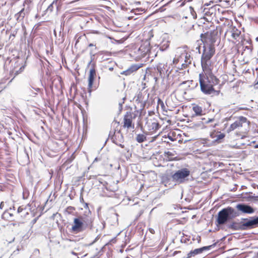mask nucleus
I'll use <instances>...</instances> for the list:
<instances>
[{"label":"nucleus","mask_w":258,"mask_h":258,"mask_svg":"<svg viewBox=\"0 0 258 258\" xmlns=\"http://www.w3.org/2000/svg\"><path fill=\"white\" fill-rule=\"evenodd\" d=\"M158 104L160 105L162 108H163L165 107L163 102L160 98H158Z\"/></svg>","instance_id":"7c9ffc66"},{"label":"nucleus","mask_w":258,"mask_h":258,"mask_svg":"<svg viewBox=\"0 0 258 258\" xmlns=\"http://www.w3.org/2000/svg\"><path fill=\"white\" fill-rule=\"evenodd\" d=\"M97 50V47H94L93 48H91L90 50V56L91 58V60L89 64H90L91 62L93 61V60L94 59V57L96 54V50Z\"/></svg>","instance_id":"4be33fe9"},{"label":"nucleus","mask_w":258,"mask_h":258,"mask_svg":"<svg viewBox=\"0 0 258 258\" xmlns=\"http://www.w3.org/2000/svg\"><path fill=\"white\" fill-rule=\"evenodd\" d=\"M126 258H130V257L127 256V257H126Z\"/></svg>","instance_id":"6e6d98bb"},{"label":"nucleus","mask_w":258,"mask_h":258,"mask_svg":"<svg viewBox=\"0 0 258 258\" xmlns=\"http://www.w3.org/2000/svg\"><path fill=\"white\" fill-rule=\"evenodd\" d=\"M186 83V82H183L182 83H181L180 84V85L185 84Z\"/></svg>","instance_id":"a18cd8bd"},{"label":"nucleus","mask_w":258,"mask_h":258,"mask_svg":"<svg viewBox=\"0 0 258 258\" xmlns=\"http://www.w3.org/2000/svg\"><path fill=\"white\" fill-rule=\"evenodd\" d=\"M136 140L139 143H143L146 140V136L144 134L137 135Z\"/></svg>","instance_id":"412c9836"},{"label":"nucleus","mask_w":258,"mask_h":258,"mask_svg":"<svg viewBox=\"0 0 258 258\" xmlns=\"http://www.w3.org/2000/svg\"><path fill=\"white\" fill-rule=\"evenodd\" d=\"M150 44L148 41L143 42L139 48L135 50V53L138 57H144L149 52H150Z\"/></svg>","instance_id":"6e6552de"},{"label":"nucleus","mask_w":258,"mask_h":258,"mask_svg":"<svg viewBox=\"0 0 258 258\" xmlns=\"http://www.w3.org/2000/svg\"><path fill=\"white\" fill-rule=\"evenodd\" d=\"M255 219H256V221L257 226V227H258V216L255 217Z\"/></svg>","instance_id":"ea45409f"},{"label":"nucleus","mask_w":258,"mask_h":258,"mask_svg":"<svg viewBox=\"0 0 258 258\" xmlns=\"http://www.w3.org/2000/svg\"><path fill=\"white\" fill-rule=\"evenodd\" d=\"M190 171L186 168H182L176 171L171 175L172 181L176 184H182L188 181Z\"/></svg>","instance_id":"423d86ee"},{"label":"nucleus","mask_w":258,"mask_h":258,"mask_svg":"<svg viewBox=\"0 0 258 258\" xmlns=\"http://www.w3.org/2000/svg\"><path fill=\"white\" fill-rule=\"evenodd\" d=\"M257 227L255 217H252L249 219L241 218L240 221H232L227 225L229 229L234 231L247 230Z\"/></svg>","instance_id":"7ed1b4c3"},{"label":"nucleus","mask_w":258,"mask_h":258,"mask_svg":"<svg viewBox=\"0 0 258 258\" xmlns=\"http://www.w3.org/2000/svg\"><path fill=\"white\" fill-rule=\"evenodd\" d=\"M189 9L190 10V13H191L192 16H193V18L195 19L196 18L197 15H196V13L195 11H194L193 8L191 7H190Z\"/></svg>","instance_id":"c756f323"},{"label":"nucleus","mask_w":258,"mask_h":258,"mask_svg":"<svg viewBox=\"0 0 258 258\" xmlns=\"http://www.w3.org/2000/svg\"><path fill=\"white\" fill-rule=\"evenodd\" d=\"M88 47H96V44H94V43H90L89 45H88Z\"/></svg>","instance_id":"72a5a7b5"},{"label":"nucleus","mask_w":258,"mask_h":258,"mask_svg":"<svg viewBox=\"0 0 258 258\" xmlns=\"http://www.w3.org/2000/svg\"><path fill=\"white\" fill-rule=\"evenodd\" d=\"M40 91V89L38 88H34L30 86L26 90V93L30 96L36 97L37 95V92Z\"/></svg>","instance_id":"dca6fc26"},{"label":"nucleus","mask_w":258,"mask_h":258,"mask_svg":"<svg viewBox=\"0 0 258 258\" xmlns=\"http://www.w3.org/2000/svg\"><path fill=\"white\" fill-rule=\"evenodd\" d=\"M112 139L114 143L116 145H118V143H122L123 141V135L121 134L120 131H119L116 133H114Z\"/></svg>","instance_id":"4468645a"},{"label":"nucleus","mask_w":258,"mask_h":258,"mask_svg":"<svg viewBox=\"0 0 258 258\" xmlns=\"http://www.w3.org/2000/svg\"><path fill=\"white\" fill-rule=\"evenodd\" d=\"M255 148H258V144L255 146Z\"/></svg>","instance_id":"3c124183"},{"label":"nucleus","mask_w":258,"mask_h":258,"mask_svg":"<svg viewBox=\"0 0 258 258\" xmlns=\"http://www.w3.org/2000/svg\"><path fill=\"white\" fill-rule=\"evenodd\" d=\"M247 43H249V44H250V43L249 42V41H246Z\"/></svg>","instance_id":"8fccbe9b"},{"label":"nucleus","mask_w":258,"mask_h":258,"mask_svg":"<svg viewBox=\"0 0 258 258\" xmlns=\"http://www.w3.org/2000/svg\"><path fill=\"white\" fill-rule=\"evenodd\" d=\"M235 208L237 210L231 207H228L220 210L216 218V225H224L242 214H250L254 212V210L252 207L243 203L237 204Z\"/></svg>","instance_id":"f257e3e1"},{"label":"nucleus","mask_w":258,"mask_h":258,"mask_svg":"<svg viewBox=\"0 0 258 258\" xmlns=\"http://www.w3.org/2000/svg\"><path fill=\"white\" fill-rule=\"evenodd\" d=\"M204 73L199 74V83L201 91L206 95H211L215 93L217 94L214 86L219 84V80L212 73L211 70H203Z\"/></svg>","instance_id":"f03ea898"},{"label":"nucleus","mask_w":258,"mask_h":258,"mask_svg":"<svg viewBox=\"0 0 258 258\" xmlns=\"http://www.w3.org/2000/svg\"><path fill=\"white\" fill-rule=\"evenodd\" d=\"M229 32L231 34L232 37L235 39L238 40L240 36L241 31L236 28L235 26H231Z\"/></svg>","instance_id":"2eb2a0df"},{"label":"nucleus","mask_w":258,"mask_h":258,"mask_svg":"<svg viewBox=\"0 0 258 258\" xmlns=\"http://www.w3.org/2000/svg\"><path fill=\"white\" fill-rule=\"evenodd\" d=\"M123 127L130 128H134V125L132 124V114L131 112H127L123 118Z\"/></svg>","instance_id":"9b49d317"},{"label":"nucleus","mask_w":258,"mask_h":258,"mask_svg":"<svg viewBox=\"0 0 258 258\" xmlns=\"http://www.w3.org/2000/svg\"><path fill=\"white\" fill-rule=\"evenodd\" d=\"M36 219H34V220H33V222H34V223L36 222Z\"/></svg>","instance_id":"09e8293b"},{"label":"nucleus","mask_w":258,"mask_h":258,"mask_svg":"<svg viewBox=\"0 0 258 258\" xmlns=\"http://www.w3.org/2000/svg\"><path fill=\"white\" fill-rule=\"evenodd\" d=\"M216 245V243L212 244L211 245L203 246L201 248H197L193 250H191L188 253V257L190 258L192 256H195L197 254L202 253L205 250H210L212 247Z\"/></svg>","instance_id":"9d476101"},{"label":"nucleus","mask_w":258,"mask_h":258,"mask_svg":"<svg viewBox=\"0 0 258 258\" xmlns=\"http://www.w3.org/2000/svg\"><path fill=\"white\" fill-rule=\"evenodd\" d=\"M117 145L120 146L122 148H123L124 147V146L123 145L119 143H118V145Z\"/></svg>","instance_id":"4c0bfd02"},{"label":"nucleus","mask_w":258,"mask_h":258,"mask_svg":"<svg viewBox=\"0 0 258 258\" xmlns=\"http://www.w3.org/2000/svg\"><path fill=\"white\" fill-rule=\"evenodd\" d=\"M140 68V66L137 64L132 65L128 69L121 73V74L126 76L130 75L134 72H136Z\"/></svg>","instance_id":"f3484780"},{"label":"nucleus","mask_w":258,"mask_h":258,"mask_svg":"<svg viewBox=\"0 0 258 258\" xmlns=\"http://www.w3.org/2000/svg\"><path fill=\"white\" fill-rule=\"evenodd\" d=\"M4 205V203L3 202H1V203L0 204V208L3 209Z\"/></svg>","instance_id":"e433bc0d"},{"label":"nucleus","mask_w":258,"mask_h":258,"mask_svg":"<svg viewBox=\"0 0 258 258\" xmlns=\"http://www.w3.org/2000/svg\"><path fill=\"white\" fill-rule=\"evenodd\" d=\"M109 63L111 64V65L110 66H109V65H107V66L106 65L105 66V67L106 68H108L110 71H112L114 69V66L115 65V63L112 61H109Z\"/></svg>","instance_id":"a878e982"},{"label":"nucleus","mask_w":258,"mask_h":258,"mask_svg":"<svg viewBox=\"0 0 258 258\" xmlns=\"http://www.w3.org/2000/svg\"><path fill=\"white\" fill-rule=\"evenodd\" d=\"M96 76V70L94 68H92L90 70L89 75L88 78V89L91 92V88L93 86V84L94 81L95 77Z\"/></svg>","instance_id":"ddd939ff"},{"label":"nucleus","mask_w":258,"mask_h":258,"mask_svg":"<svg viewBox=\"0 0 258 258\" xmlns=\"http://www.w3.org/2000/svg\"><path fill=\"white\" fill-rule=\"evenodd\" d=\"M14 240H15V238H13L12 239V240L10 241L9 242V243H11V242H13V241H14Z\"/></svg>","instance_id":"79ce46f5"},{"label":"nucleus","mask_w":258,"mask_h":258,"mask_svg":"<svg viewBox=\"0 0 258 258\" xmlns=\"http://www.w3.org/2000/svg\"><path fill=\"white\" fill-rule=\"evenodd\" d=\"M165 155L166 156H167L168 157H171L172 156H173V154L169 152V151H167V152H165Z\"/></svg>","instance_id":"473e14b6"},{"label":"nucleus","mask_w":258,"mask_h":258,"mask_svg":"<svg viewBox=\"0 0 258 258\" xmlns=\"http://www.w3.org/2000/svg\"><path fill=\"white\" fill-rule=\"evenodd\" d=\"M124 103V101H123L122 102H119V104H118V109H119V111L120 112L122 109V104Z\"/></svg>","instance_id":"2f4dec72"},{"label":"nucleus","mask_w":258,"mask_h":258,"mask_svg":"<svg viewBox=\"0 0 258 258\" xmlns=\"http://www.w3.org/2000/svg\"><path fill=\"white\" fill-rule=\"evenodd\" d=\"M256 85H258V81H257V83H256Z\"/></svg>","instance_id":"5fc2aeb1"},{"label":"nucleus","mask_w":258,"mask_h":258,"mask_svg":"<svg viewBox=\"0 0 258 258\" xmlns=\"http://www.w3.org/2000/svg\"><path fill=\"white\" fill-rule=\"evenodd\" d=\"M28 215V213L27 212H25V215H24V217L25 216V215Z\"/></svg>","instance_id":"c03bdc74"},{"label":"nucleus","mask_w":258,"mask_h":258,"mask_svg":"<svg viewBox=\"0 0 258 258\" xmlns=\"http://www.w3.org/2000/svg\"><path fill=\"white\" fill-rule=\"evenodd\" d=\"M214 120V119H209L208 121H206L207 123H209L212 122Z\"/></svg>","instance_id":"58836bf2"},{"label":"nucleus","mask_w":258,"mask_h":258,"mask_svg":"<svg viewBox=\"0 0 258 258\" xmlns=\"http://www.w3.org/2000/svg\"><path fill=\"white\" fill-rule=\"evenodd\" d=\"M183 258H189L188 257V256L187 257H183Z\"/></svg>","instance_id":"864d4df0"},{"label":"nucleus","mask_w":258,"mask_h":258,"mask_svg":"<svg viewBox=\"0 0 258 258\" xmlns=\"http://www.w3.org/2000/svg\"><path fill=\"white\" fill-rule=\"evenodd\" d=\"M192 110L195 113L196 115H199L202 114V107L197 105L192 107Z\"/></svg>","instance_id":"5701e85b"},{"label":"nucleus","mask_w":258,"mask_h":258,"mask_svg":"<svg viewBox=\"0 0 258 258\" xmlns=\"http://www.w3.org/2000/svg\"><path fill=\"white\" fill-rule=\"evenodd\" d=\"M179 61L181 62V59H180V56H179V57H178V58L174 57L173 59V63L174 64H177Z\"/></svg>","instance_id":"c85d7f7f"},{"label":"nucleus","mask_w":258,"mask_h":258,"mask_svg":"<svg viewBox=\"0 0 258 258\" xmlns=\"http://www.w3.org/2000/svg\"><path fill=\"white\" fill-rule=\"evenodd\" d=\"M26 13H27V10L25 8H23L15 15L14 17L18 22H20L23 20Z\"/></svg>","instance_id":"a211bd4d"},{"label":"nucleus","mask_w":258,"mask_h":258,"mask_svg":"<svg viewBox=\"0 0 258 258\" xmlns=\"http://www.w3.org/2000/svg\"><path fill=\"white\" fill-rule=\"evenodd\" d=\"M157 71L159 74V75L161 77H163L164 76L165 74V69L164 68V65L162 64H159L157 66Z\"/></svg>","instance_id":"aec40b11"},{"label":"nucleus","mask_w":258,"mask_h":258,"mask_svg":"<svg viewBox=\"0 0 258 258\" xmlns=\"http://www.w3.org/2000/svg\"><path fill=\"white\" fill-rule=\"evenodd\" d=\"M200 241H201V238H200V237H199V240H198V242H200Z\"/></svg>","instance_id":"de8ad7c7"},{"label":"nucleus","mask_w":258,"mask_h":258,"mask_svg":"<svg viewBox=\"0 0 258 258\" xmlns=\"http://www.w3.org/2000/svg\"><path fill=\"white\" fill-rule=\"evenodd\" d=\"M80 201H81V202H84L83 198L82 197H80Z\"/></svg>","instance_id":"a19ab883"},{"label":"nucleus","mask_w":258,"mask_h":258,"mask_svg":"<svg viewBox=\"0 0 258 258\" xmlns=\"http://www.w3.org/2000/svg\"><path fill=\"white\" fill-rule=\"evenodd\" d=\"M54 4V2H53L52 3H51L47 8L46 11L47 13H51L53 11L54 7L53 5Z\"/></svg>","instance_id":"393cba45"},{"label":"nucleus","mask_w":258,"mask_h":258,"mask_svg":"<svg viewBox=\"0 0 258 258\" xmlns=\"http://www.w3.org/2000/svg\"><path fill=\"white\" fill-rule=\"evenodd\" d=\"M209 5V4L208 3H206L205 4V6H208Z\"/></svg>","instance_id":"49530a36"},{"label":"nucleus","mask_w":258,"mask_h":258,"mask_svg":"<svg viewBox=\"0 0 258 258\" xmlns=\"http://www.w3.org/2000/svg\"><path fill=\"white\" fill-rule=\"evenodd\" d=\"M189 58H190V55H187V53H182L180 55V59H181V62L184 59L185 62H186V63L188 62V63H190V61H188V60L189 59Z\"/></svg>","instance_id":"b1692460"},{"label":"nucleus","mask_w":258,"mask_h":258,"mask_svg":"<svg viewBox=\"0 0 258 258\" xmlns=\"http://www.w3.org/2000/svg\"><path fill=\"white\" fill-rule=\"evenodd\" d=\"M72 253L73 254L75 255H76L77 254V253H76V252H74V251H72Z\"/></svg>","instance_id":"37998d69"},{"label":"nucleus","mask_w":258,"mask_h":258,"mask_svg":"<svg viewBox=\"0 0 258 258\" xmlns=\"http://www.w3.org/2000/svg\"><path fill=\"white\" fill-rule=\"evenodd\" d=\"M203 47L204 50L201 60L202 69L203 70H211L210 69L211 59L215 53V47L205 45Z\"/></svg>","instance_id":"20e7f679"},{"label":"nucleus","mask_w":258,"mask_h":258,"mask_svg":"<svg viewBox=\"0 0 258 258\" xmlns=\"http://www.w3.org/2000/svg\"><path fill=\"white\" fill-rule=\"evenodd\" d=\"M256 40L258 41V37L256 38Z\"/></svg>","instance_id":"603ef678"},{"label":"nucleus","mask_w":258,"mask_h":258,"mask_svg":"<svg viewBox=\"0 0 258 258\" xmlns=\"http://www.w3.org/2000/svg\"><path fill=\"white\" fill-rule=\"evenodd\" d=\"M246 121L247 118L246 117L243 116L239 117L237 120L230 125V127L227 130V132H230L236 128L242 127L243 123L246 122Z\"/></svg>","instance_id":"1a4fd4ad"},{"label":"nucleus","mask_w":258,"mask_h":258,"mask_svg":"<svg viewBox=\"0 0 258 258\" xmlns=\"http://www.w3.org/2000/svg\"><path fill=\"white\" fill-rule=\"evenodd\" d=\"M135 99H136V101L139 103L141 104V106L142 107H144L146 100L144 99V97L143 96V93L141 92H139L135 97Z\"/></svg>","instance_id":"6ab92c4d"},{"label":"nucleus","mask_w":258,"mask_h":258,"mask_svg":"<svg viewBox=\"0 0 258 258\" xmlns=\"http://www.w3.org/2000/svg\"><path fill=\"white\" fill-rule=\"evenodd\" d=\"M26 210V209L25 208H23L22 206H20L18 208V209L17 210V213L20 214V213H22L23 212H25Z\"/></svg>","instance_id":"cd10ccee"},{"label":"nucleus","mask_w":258,"mask_h":258,"mask_svg":"<svg viewBox=\"0 0 258 258\" xmlns=\"http://www.w3.org/2000/svg\"><path fill=\"white\" fill-rule=\"evenodd\" d=\"M202 40L205 45L214 46L218 39V31L213 30L201 35Z\"/></svg>","instance_id":"0eeeda50"},{"label":"nucleus","mask_w":258,"mask_h":258,"mask_svg":"<svg viewBox=\"0 0 258 258\" xmlns=\"http://www.w3.org/2000/svg\"><path fill=\"white\" fill-rule=\"evenodd\" d=\"M87 227L90 229H93V224L91 219L85 220L83 216L75 218L74 219V224L72 227V231L78 233L84 231Z\"/></svg>","instance_id":"39448f33"},{"label":"nucleus","mask_w":258,"mask_h":258,"mask_svg":"<svg viewBox=\"0 0 258 258\" xmlns=\"http://www.w3.org/2000/svg\"><path fill=\"white\" fill-rule=\"evenodd\" d=\"M225 135L223 133H220L219 135L217 136L216 141H218L223 139L225 137Z\"/></svg>","instance_id":"bb28decb"},{"label":"nucleus","mask_w":258,"mask_h":258,"mask_svg":"<svg viewBox=\"0 0 258 258\" xmlns=\"http://www.w3.org/2000/svg\"><path fill=\"white\" fill-rule=\"evenodd\" d=\"M145 127L150 132H154L159 129L160 125L156 121L148 120L146 122Z\"/></svg>","instance_id":"f8f14e48"},{"label":"nucleus","mask_w":258,"mask_h":258,"mask_svg":"<svg viewBox=\"0 0 258 258\" xmlns=\"http://www.w3.org/2000/svg\"><path fill=\"white\" fill-rule=\"evenodd\" d=\"M181 251H175L173 253V256H175L177 253H180Z\"/></svg>","instance_id":"f704fd0d"},{"label":"nucleus","mask_w":258,"mask_h":258,"mask_svg":"<svg viewBox=\"0 0 258 258\" xmlns=\"http://www.w3.org/2000/svg\"><path fill=\"white\" fill-rule=\"evenodd\" d=\"M245 49H248V50H250V51H251V49H251V46H246L245 47Z\"/></svg>","instance_id":"c9c22d12"}]
</instances>
